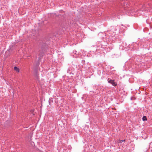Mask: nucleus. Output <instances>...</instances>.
<instances>
[{"label": "nucleus", "instance_id": "f257e3e1", "mask_svg": "<svg viewBox=\"0 0 152 152\" xmlns=\"http://www.w3.org/2000/svg\"><path fill=\"white\" fill-rule=\"evenodd\" d=\"M109 78L107 79L108 82L109 83H111L112 85L114 86H117V83L114 82V80H109Z\"/></svg>", "mask_w": 152, "mask_h": 152}, {"label": "nucleus", "instance_id": "f03ea898", "mask_svg": "<svg viewBox=\"0 0 152 152\" xmlns=\"http://www.w3.org/2000/svg\"><path fill=\"white\" fill-rule=\"evenodd\" d=\"M53 102V99L52 98H50L49 100V103L50 105H52V103Z\"/></svg>", "mask_w": 152, "mask_h": 152}, {"label": "nucleus", "instance_id": "423d86ee", "mask_svg": "<svg viewBox=\"0 0 152 152\" xmlns=\"http://www.w3.org/2000/svg\"><path fill=\"white\" fill-rule=\"evenodd\" d=\"M77 52V51H76L75 50V51H73V53L74 54H76V53Z\"/></svg>", "mask_w": 152, "mask_h": 152}, {"label": "nucleus", "instance_id": "39448f33", "mask_svg": "<svg viewBox=\"0 0 152 152\" xmlns=\"http://www.w3.org/2000/svg\"><path fill=\"white\" fill-rule=\"evenodd\" d=\"M125 141V140H118V142L119 143H121L122 142H124Z\"/></svg>", "mask_w": 152, "mask_h": 152}, {"label": "nucleus", "instance_id": "7ed1b4c3", "mask_svg": "<svg viewBox=\"0 0 152 152\" xmlns=\"http://www.w3.org/2000/svg\"><path fill=\"white\" fill-rule=\"evenodd\" d=\"M14 69L15 71L17 72H19V71H20L19 69L16 66H15L14 67Z\"/></svg>", "mask_w": 152, "mask_h": 152}, {"label": "nucleus", "instance_id": "20e7f679", "mask_svg": "<svg viewBox=\"0 0 152 152\" xmlns=\"http://www.w3.org/2000/svg\"><path fill=\"white\" fill-rule=\"evenodd\" d=\"M142 120L143 121H146L147 120V118H146V116H143L142 117Z\"/></svg>", "mask_w": 152, "mask_h": 152}]
</instances>
